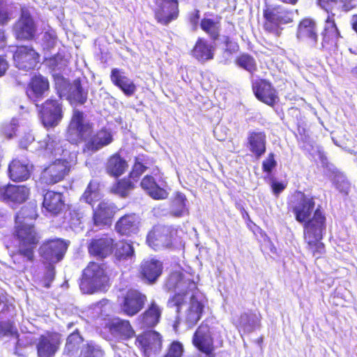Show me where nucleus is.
Returning <instances> with one entry per match:
<instances>
[{"label": "nucleus", "mask_w": 357, "mask_h": 357, "mask_svg": "<svg viewBox=\"0 0 357 357\" xmlns=\"http://www.w3.org/2000/svg\"><path fill=\"white\" fill-rule=\"evenodd\" d=\"M135 181L130 176L118 179L112 186L111 192L121 197H126L130 192L135 188Z\"/></svg>", "instance_id": "nucleus-40"}, {"label": "nucleus", "mask_w": 357, "mask_h": 357, "mask_svg": "<svg viewBox=\"0 0 357 357\" xmlns=\"http://www.w3.org/2000/svg\"><path fill=\"white\" fill-rule=\"evenodd\" d=\"M93 128L89 123L84 122V113L79 109L73 111L69 125L66 130L68 140L73 144H78L89 137Z\"/></svg>", "instance_id": "nucleus-9"}, {"label": "nucleus", "mask_w": 357, "mask_h": 357, "mask_svg": "<svg viewBox=\"0 0 357 357\" xmlns=\"http://www.w3.org/2000/svg\"><path fill=\"white\" fill-rule=\"evenodd\" d=\"M296 130H297V132H298V134L299 135V137H300L301 140L305 141L309 137V135H308L307 130L301 124H298L297 125Z\"/></svg>", "instance_id": "nucleus-63"}, {"label": "nucleus", "mask_w": 357, "mask_h": 357, "mask_svg": "<svg viewBox=\"0 0 357 357\" xmlns=\"http://www.w3.org/2000/svg\"><path fill=\"white\" fill-rule=\"evenodd\" d=\"M74 90L71 91L67 97V100L71 105H84L88 99V90L85 89L82 84L79 77L73 80Z\"/></svg>", "instance_id": "nucleus-38"}, {"label": "nucleus", "mask_w": 357, "mask_h": 357, "mask_svg": "<svg viewBox=\"0 0 357 357\" xmlns=\"http://www.w3.org/2000/svg\"><path fill=\"white\" fill-rule=\"evenodd\" d=\"M215 47L204 38H198L191 50V55L199 61L204 62L214 58Z\"/></svg>", "instance_id": "nucleus-32"}, {"label": "nucleus", "mask_w": 357, "mask_h": 357, "mask_svg": "<svg viewBox=\"0 0 357 357\" xmlns=\"http://www.w3.org/2000/svg\"><path fill=\"white\" fill-rule=\"evenodd\" d=\"M29 193L25 185L0 184V200L8 204H22L28 199Z\"/></svg>", "instance_id": "nucleus-20"}, {"label": "nucleus", "mask_w": 357, "mask_h": 357, "mask_svg": "<svg viewBox=\"0 0 357 357\" xmlns=\"http://www.w3.org/2000/svg\"><path fill=\"white\" fill-rule=\"evenodd\" d=\"M63 117L62 104L60 100H46V128L57 126Z\"/></svg>", "instance_id": "nucleus-31"}, {"label": "nucleus", "mask_w": 357, "mask_h": 357, "mask_svg": "<svg viewBox=\"0 0 357 357\" xmlns=\"http://www.w3.org/2000/svg\"><path fill=\"white\" fill-rule=\"evenodd\" d=\"M204 309V305L202 302L199 301L195 295H192L185 317V321L189 328L194 327L201 319Z\"/></svg>", "instance_id": "nucleus-33"}, {"label": "nucleus", "mask_w": 357, "mask_h": 357, "mask_svg": "<svg viewBox=\"0 0 357 357\" xmlns=\"http://www.w3.org/2000/svg\"><path fill=\"white\" fill-rule=\"evenodd\" d=\"M109 77L112 83L119 88L125 96L130 97L136 92L137 86L132 80L125 75V72L122 69L112 68Z\"/></svg>", "instance_id": "nucleus-26"}, {"label": "nucleus", "mask_w": 357, "mask_h": 357, "mask_svg": "<svg viewBox=\"0 0 357 357\" xmlns=\"http://www.w3.org/2000/svg\"><path fill=\"white\" fill-rule=\"evenodd\" d=\"M13 236L18 241L20 253L31 260L33 250L38 242V236L32 222L15 221Z\"/></svg>", "instance_id": "nucleus-6"}, {"label": "nucleus", "mask_w": 357, "mask_h": 357, "mask_svg": "<svg viewBox=\"0 0 357 357\" xmlns=\"http://www.w3.org/2000/svg\"><path fill=\"white\" fill-rule=\"evenodd\" d=\"M147 302V296L138 289H128L120 303L121 312L132 317L140 312Z\"/></svg>", "instance_id": "nucleus-12"}, {"label": "nucleus", "mask_w": 357, "mask_h": 357, "mask_svg": "<svg viewBox=\"0 0 357 357\" xmlns=\"http://www.w3.org/2000/svg\"><path fill=\"white\" fill-rule=\"evenodd\" d=\"M82 337L78 332H73L70 334L67 338L66 344L70 347V349H73L76 344L81 342Z\"/></svg>", "instance_id": "nucleus-57"}, {"label": "nucleus", "mask_w": 357, "mask_h": 357, "mask_svg": "<svg viewBox=\"0 0 357 357\" xmlns=\"http://www.w3.org/2000/svg\"><path fill=\"white\" fill-rule=\"evenodd\" d=\"M45 92V81L41 75H35L30 82L26 91L29 99L35 104L41 123L45 126V114L43 112V101Z\"/></svg>", "instance_id": "nucleus-16"}, {"label": "nucleus", "mask_w": 357, "mask_h": 357, "mask_svg": "<svg viewBox=\"0 0 357 357\" xmlns=\"http://www.w3.org/2000/svg\"><path fill=\"white\" fill-rule=\"evenodd\" d=\"M11 326L6 322L0 323V337L8 335L9 333L12 332Z\"/></svg>", "instance_id": "nucleus-64"}, {"label": "nucleus", "mask_w": 357, "mask_h": 357, "mask_svg": "<svg viewBox=\"0 0 357 357\" xmlns=\"http://www.w3.org/2000/svg\"><path fill=\"white\" fill-rule=\"evenodd\" d=\"M114 252L116 259L119 261L127 260L133 257L135 254L133 246L126 241L115 243Z\"/></svg>", "instance_id": "nucleus-46"}, {"label": "nucleus", "mask_w": 357, "mask_h": 357, "mask_svg": "<svg viewBox=\"0 0 357 357\" xmlns=\"http://www.w3.org/2000/svg\"><path fill=\"white\" fill-rule=\"evenodd\" d=\"M70 170V164L66 159H56L46 167V183L55 184L65 178Z\"/></svg>", "instance_id": "nucleus-24"}, {"label": "nucleus", "mask_w": 357, "mask_h": 357, "mask_svg": "<svg viewBox=\"0 0 357 357\" xmlns=\"http://www.w3.org/2000/svg\"><path fill=\"white\" fill-rule=\"evenodd\" d=\"M105 328L114 337L121 340H128L135 336V331L127 319H110L105 323Z\"/></svg>", "instance_id": "nucleus-19"}, {"label": "nucleus", "mask_w": 357, "mask_h": 357, "mask_svg": "<svg viewBox=\"0 0 357 357\" xmlns=\"http://www.w3.org/2000/svg\"><path fill=\"white\" fill-rule=\"evenodd\" d=\"M351 184L347 181H340L336 183V188L343 195H348L350 191Z\"/></svg>", "instance_id": "nucleus-60"}, {"label": "nucleus", "mask_w": 357, "mask_h": 357, "mask_svg": "<svg viewBox=\"0 0 357 357\" xmlns=\"http://www.w3.org/2000/svg\"><path fill=\"white\" fill-rule=\"evenodd\" d=\"M118 211L119 208L115 204L106 200L100 201L93 210V225L99 228L111 226Z\"/></svg>", "instance_id": "nucleus-14"}, {"label": "nucleus", "mask_w": 357, "mask_h": 357, "mask_svg": "<svg viewBox=\"0 0 357 357\" xmlns=\"http://www.w3.org/2000/svg\"><path fill=\"white\" fill-rule=\"evenodd\" d=\"M200 20V12L198 9H195L190 15H189V22L192 25V29L196 30L198 27L199 22Z\"/></svg>", "instance_id": "nucleus-59"}, {"label": "nucleus", "mask_w": 357, "mask_h": 357, "mask_svg": "<svg viewBox=\"0 0 357 357\" xmlns=\"http://www.w3.org/2000/svg\"><path fill=\"white\" fill-rule=\"evenodd\" d=\"M36 25L30 14L22 10L20 19L13 26L14 34L17 39L30 40L36 33Z\"/></svg>", "instance_id": "nucleus-23"}, {"label": "nucleus", "mask_w": 357, "mask_h": 357, "mask_svg": "<svg viewBox=\"0 0 357 357\" xmlns=\"http://www.w3.org/2000/svg\"><path fill=\"white\" fill-rule=\"evenodd\" d=\"M140 219L135 213H127L121 216L115 223L116 231L121 236H129L139 231Z\"/></svg>", "instance_id": "nucleus-28"}, {"label": "nucleus", "mask_w": 357, "mask_h": 357, "mask_svg": "<svg viewBox=\"0 0 357 357\" xmlns=\"http://www.w3.org/2000/svg\"><path fill=\"white\" fill-rule=\"evenodd\" d=\"M289 10L283 9L281 6L266 7L263 10L264 30L279 37L282 30L281 25L292 22Z\"/></svg>", "instance_id": "nucleus-7"}, {"label": "nucleus", "mask_w": 357, "mask_h": 357, "mask_svg": "<svg viewBox=\"0 0 357 357\" xmlns=\"http://www.w3.org/2000/svg\"><path fill=\"white\" fill-rule=\"evenodd\" d=\"M32 167L27 160L14 159L8 166V176L15 182L26 181L31 176Z\"/></svg>", "instance_id": "nucleus-30"}, {"label": "nucleus", "mask_w": 357, "mask_h": 357, "mask_svg": "<svg viewBox=\"0 0 357 357\" xmlns=\"http://www.w3.org/2000/svg\"><path fill=\"white\" fill-rule=\"evenodd\" d=\"M335 13L328 14L325 20L324 29L321 33L323 48L330 49L335 47L341 34L335 20Z\"/></svg>", "instance_id": "nucleus-21"}, {"label": "nucleus", "mask_w": 357, "mask_h": 357, "mask_svg": "<svg viewBox=\"0 0 357 357\" xmlns=\"http://www.w3.org/2000/svg\"><path fill=\"white\" fill-rule=\"evenodd\" d=\"M337 0H317L318 6L324 10L328 14L333 13V4L337 3Z\"/></svg>", "instance_id": "nucleus-58"}, {"label": "nucleus", "mask_w": 357, "mask_h": 357, "mask_svg": "<svg viewBox=\"0 0 357 357\" xmlns=\"http://www.w3.org/2000/svg\"><path fill=\"white\" fill-rule=\"evenodd\" d=\"M235 64L240 68L253 75L257 70V63L255 59L248 53H241L234 60Z\"/></svg>", "instance_id": "nucleus-43"}, {"label": "nucleus", "mask_w": 357, "mask_h": 357, "mask_svg": "<svg viewBox=\"0 0 357 357\" xmlns=\"http://www.w3.org/2000/svg\"><path fill=\"white\" fill-rule=\"evenodd\" d=\"M57 41V36L55 34H51L46 31V47H53Z\"/></svg>", "instance_id": "nucleus-62"}, {"label": "nucleus", "mask_w": 357, "mask_h": 357, "mask_svg": "<svg viewBox=\"0 0 357 357\" xmlns=\"http://www.w3.org/2000/svg\"><path fill=\"white\" fill-rule=\"evenodd\" d=\"M223 44L225 46V52L229 54L237 52L239 50V45L237 42L233 40L229 36H224Z\"/></svg>", "instance_id": "nucleus-54"}, {"label": "nucleus", "mask_w": 357, "mask_h": 357, "mask_svg": "<svg viewBox=\"0 0 357 357\" xmlns=\"http://www.w3.org/2000/svg\"><path fill=\"white\" fill-rule=\"evenodd\" d=\"M187 199L185 195L177 192L172 201L170 215L176 218H180L188 214L186 206Z\"/></svg>", "instance_id": "nucleus-41"}, {"label": "nucleus", "mask_w": 357, "mask_h": 357, "mask_svg": "<svg viewBox=\"0 0 357 357\" xmlns=\"http://www.w3.org/2000/svg\"><path fill=\"white\" fill-rule=\"evenodd\" d=\"M113 141L112 133L105 128L99 130L87 142L86 147L93 152L97 151L111 144Z\"/></svg>", "instance_id": "nucleus-35"}, {"label": "nucleus", "mask_w": 357, "mask_h": 357, "mask_svg": "<svg viewBox=\"0 0 357 357\" xmlns=\"http://www.w3.org/2000/svg\"><path fill=\"white\" fill-rule=\"evenodd\" d=\"M220 17L216 20L204 17L201 19L199 22L201 29L213 41L217 40L220 36Z\"/></svg>", "instance_id": "nucleus-39"}, {"label": "nucleus", "mask_w": 357, "mask_h": 357, "mask_svg": "<svg viewBox=\"0 0 357 357\" xmlns=\"http://www.w3.org/2000/svg\"><path fill=\"white\" fill-rule=\"evenodd\" d=\"M12 5L7 0H0V24L4 25L10 20Z\"/></svg>", "instance_id": "nucleus-49"}, {"label": "nucleus", "mask_w": 357, "mask_h": 357, "mask_svg": "<svg viewBox=\"0 0 357 357\" xmlns=\"http://www.w3.org/2000/svg\"><path fill=\"white\" fill-rule=\"evenodd\" d=\"M38 217L36 205L33 202H29L24 206L15 216L16 222H31Z\"/></svg>", "instance_id": "nucleus-45"}, {"label": "nucleus", "mask_w": 357, "mask_h": 357, "mask_svg": "<svg viewBox=\"0 0 357 357\" xmlns=\"http://www.w3.org/2000/svg\"><path fill=\"white\" fill-rule=\"evenodd\" d=\"M287 187V185L276 181H273L271 183V189L273 194L278 196Z\"/></svg>", "instance_id": "nucleus-61"}, {"label": "nucleus", "mask_w": 357, "mask_h": 357, "mask_svg": "<svg viewBox=\"0 0 357 357\" xmlns=\"http://www.w3.org/2000/svg\"><path fill=\"white\" fill-rule=\"evenodd\" d=\"M65 208L63 195L54 191L46 192V211L53 215L61 213Z\"/></svg>", "instance_id": "nucleus-36"}, {"label": "nucleus", "mask_w": 357, "mask_h": 357, "mask_svg": "<svg viewBox=\"0 0 357 357\" xmlns=\"http://www.w3.org/2000/svg\"><path fill=\"white\" fill-rule=\"evenodd\" d=\"M65 150L63 149L59 141L48 140L46 142V153L50 156L56 157L63 155Z\"/></svg>", "instance_id": "nucleus-50"}, {"label": "nucleus", "mask_w": 357, "mask_h": 357, "mask_svg": "<svg viewBox=\"0 0 357 357\" xmlns=\"http://www.w3.org/2000/svg\"><path fill=\"white\" fill-rule=\"evenodd\" d=\"M135 344L144 356L149 357L161 351L162 336L155 331H146L136 337Z\"/></svg>", "instance_id": "nucleus-13"}, {"label": "nucleus", "mask_w": 357, "mask_h": 357, "mask_svg": "<svg viewBox=\"0 0 357 357\" xmlns=\"http://www.w3.org/2000/svg\"><path fill=\"white\" fill-rule=\"evenodd\" d=\"M179 240L178 229L172 225H154L146 235V243L154 250L173 249Z\"/></svg>", "instance_id": "nucleus-2"}, {"label": "nucleus", "mask_w": 357, "mask_h": 357, "mask_svg": "<svg viewBox=\"0 0 357 357\" xmlns=\"http://www.w3.org/2000/svg\"><path fill=\"white\" fill-rule=\"evenodd\" d=\"M128 166V161L121 155L120 151H116L108 156L104 165L106 173L114 178H119L125 174Z\"/></svg>", "instance_id": "nucleus-27"}, {"label": "nucleus", "mask_w": 357, "mask_h": 357, "mask_svg": "<svg viewBox=\"0 0 357 357\" xmlns=\"http://www.w3.org/2000/svg\"><path fill=\"white\" fill-rule=\"evenodd\" d=\"M47 59H46V61ZM68 61L63 53L57 52L48 59V66L52 70H60L67 66Z\"/></svg>", "instance_id": "nucleus-48"}, {"label": "nucleus", "mask_w": 357, "mask_h": 357, "mask_svg": "<svg viewBox=\"0 0 357 357\" xmlns=\"http://www.w3.org/2000/svg\"><path fill=\"white\" fill-rule=\"evenodd\" d=\"M276 166L277 161L275 158V154L273 152H271L262 162V171L264 173L270 174Z\"/></svg>", "instance_id": "nucleus-51"}, {"label": "nucleus", "mask_w": 357, "mask_h": 357, "mask_svg": "<svg viewBox=\"0 0 357 357\" xmlns=\"http://www.w3.org/2000/svg\"><path fill=\"white\" fill-rule=\"evenodd\" d=\"M287 209L293 213L296 220L303 224V229L313 220L318 218L324 225L326 224V215L321 205L315 208V197L309 196L301 190H296L287 200Z\"/></svg>", "instance_id": "nucleus-1"}, {"label": "nucleus", "mask_w": 357, "mask_h": 357, "mask_svg": "<svg viewBox=\"0 0 357 357\" xmlns=\"http://www.w3.org/2000/svg\"><path fill=\"white\" fill-rule=\"evenodd\" d=\"M316 219L303 229V240L307 250L318 259L322 258L326 253V245L322 240L326 230V224L324 225V222L321 223V221Z\"/></svg>", "instance_id": "nucleus-4"}, {"label": "nucleus", "mask_w": 357, "mask_h": 357, "mask_svg": "<svg viewBox=\"0 0 357 357\" xmlns=\"http://www.w3.org/2000/svg\"><path fill=\"white\" fill-rule=\"evenodd\" d=\"M183 353L182 344L178 341H174L169 344L165 357H181Z\"/></svg>", "instance_id": "nucleus-52"}, {"label": "nucleus", "mask_w": 357, "mask_h": 357, "mask_svg": "<svg viewBox=\"0 0 357 357\" xmlns=\"http://www.w3.org/2000/svg\"><path fill=\"white\" fill-rule=\"evenodd\" d=\"M142 188L153 199H163L167 197V191L160 188L155 178L151 175H146L141 181Z\"/></svg>", "instance_id": "nucleus-37"}, {"label": "nucleus", "mask_w": 357, "mask_h": 357, "mask_svg": "<svg viewBox=\"0 0 357 357\" xmlns=\"http://www.w3.org/2000/svg\"><path fill=\"white\" fill-rule=\"evenodd\" d=\"M252 91L261 102L273 107L280 101V96L272 82L265 78H258L251 82Z\"/></svg>", "instance_id": "nucleus-11"}, {"label": "nucleus", "mask_w": 357, "mask_h": 357, "mask_svg": "<svg viewBox=\"0 0 357 357\" xmlns=\"http://www.w3.org/2000/svg\"><path fill=\"white\" fill-rule=\"evenodd\" d=\"M252 321V317L248 312H243L234 319V324L237 328H243L249 325Z\"/></svg>", "instance_id": "nucleus-55"}, {"label": "nucleus", "mask_w": 357, "mask_h": 357, "mask_svg": "<svg viewBox=\"0 0 357 357\" xmlns=\"http://www.w3.org/2000/svg\"><path fill=\"white\" fill-rule=\"evenodd\" d=\"M296 36L299 40H307L313 44L317 43L318 34L316 23L311 19H303L298 24Z\"/></svg>", "instance_id": "nucleus-34"}, {"label": "nucleus", "mask_w": 357, "mask_h": 357, "mask_svg": "<svg viewBox=\"0 0 357 357\" xmlns=\"http://www.w3.org/2000/svg\"><path fill=\"white\" fill-rule=\"evenodd\" d=\"M153 160L144 154H139L135 158V162L132 170L128 174L132 178H139L150 165L153 163Z\"/></svg>", "instance_id": "nucleus-42"}, {"label": "nucleus", "mask_w": 357, "mask_h": 357, "mask_svg": "<svg viewBox=\"0 0 357 357\" xmlns=\"http://www.w3.org/2000/svg\"><path fill=\"white\" fill-rule=\"evenodd\" d=\"M156 8L153 10L158 23L167 26L177 20L179 16L178 1L173 0H155Z\"/></svg>", "instance_id": "nucleus-15"}, {"label": "nucleus", "mask_w": 357, "mask_h": 357, "mask_svg": "<svg viewBox=\"0 0 357 357\" xmlns=\"http://www.w3.org/2000/svg\"><path fill=\"white\" fill-rule=\"evenodd\" d=\"M182 293H176L169 299V301L177 307L178 312L180 311L181 307L185 302V296L190 291H186L185 289H182Z\"/></svg>", "instance_id": "nucleus-53"}, {"label": "nucleus", "mask_w": 357, "mask_h": 357, "mask_svg": "<svg viewBox=\"0 0 357 357\" xmlns=\"http://www.w3.org/2000/svg\"><path fill=\"white\" fill-rule=\"evenodd\" d=\"M68 248V242L61 238L46 241V261L49 262V265L46 266V288L50 287L49 282L52 281L55 276L54 264L63 259Z\"/></svg>", "instance_id": "nucleus-8"}, {"label": "nucleus", "mask_w": 357, "mask_h": 357, "mask_svg": "<svg viewBox=\"0 0 357 357\" xmlns=\"http://www.w3.org/2000/svg\"><path fill=\"white\" fill-rule=\"evenodd\" d=\"M162 308L154 301L150 302L145 310L138 317L137 321L142 328H155L160 321Z\"/></svg>", "instance_id": "nucleus-25"}, {"label": "nucleus", "mask_w": 357, "mask_h": 357, "mask_svg": "<svg viewBox=\"0 0 357 357\" xmlns=\"http://www.w3.org/2000/svg\"><path fill=\"white\" fill-rule=\"evenodd\" d=\"M18 126V121L15 119H13L11 122L5 126L3 128V134L8 137V138H12L13 136L15 134V130L17 128V126Z\"/></svg>", "instance_id": "nucleus-56"}, {"label": "nucleus", "mask_w": 357, "mask_h": 357, "mask_svg": "<svg viewBox=\"0 0 357 357\" xmlns=\"http://www.w3.org/2000/svg\"><path fill=\"white\" fill-rule=\"evenodd\" d=\"M14 63L20 70L28 71L36 67L39 54L31 47H17L13 54Z\"/></svg>", "instance_id": "nucleus-18"}, {"label": "nucleus", "mask_w": 357, "mask_h": 357, "mask_svg": "<svg viewBox=\"0 0 357 357\" xmlns=\"http://www.w3.org/2000/svg\"><path fill=\"white\" fill-rule=\"evenodd\" d=\"M82 199L86 204L93 206L100 198L99 183L91 181L82 195Z\"/></svg>", "instance_id": "nucleus-44"}, {"label": "nucleus", "mask_w": 357, "mask_h": 357, "mask_svg": "<svg viewBox=\"0 0 357 357\" xmlns=\"http://www.w3.org/2000/svg\"><path fill=\"white\" fill-rule=\"evenodd\" d=\"M266 134L264 130H250L248 133L246 147L252 155L259 159L266 151Z\"/></svg>", "instance_id": "nucleus-22"}, {"label": "nucleus", "mask_w": 357, "mask_h": 357, "mask_svg": "<svg viewBox=\"0 0 357 357\" xmlns=\"http://www.w3.org/2000/svg\"><path fill=\"white\" fill-rule=\"evenodd\" d=\"M114 248L115 241L107 234L91 239L87 246L89 254L100 259L112 255Z\"/></svg>", "instance_id": "nucleus-17"}, {"label": "nucleus", "mask_w": 357, "mask_h": 357, "mask_svg": "<svg viewBox=\"0 0 357 357\" xmlns=\"http://www.w3.org/2000/svg\"><path fill=\"white\" fill-rule=\"evenodd\" d=\"M59 337L57 334L48 333L46 335V357L53 356L59 349Z\"/></svg>", "instance_id": "nucleus-47"}, {"label": "nucleus", "mask_w": 357, "mask_h": 357, "mask_svg": "<svg viewBox=\"0 0 357 357\" xmlns=\"http://www.w3.org/2000/svg\"><path fill=\"white\" fill-rule=\"evenodd\" d=\"M212 325L211 319H204L192 335V344L198 351L197 357H215Z\"/></svg>", "instance_id": "nucleus-5"}, {"label": "nucleus", "mask_w": 357, "mask_h": 357, "mask_svg": "<svg viewBox=\"0 0 357 357\" xmlns=\"http://www.w3.org/2000/svg\"><path fill=\"white\" fill-rule=\"evenodd\" d=\"M164 289L168 291H175L177 289H185L186 291L197 289L194 275L182 268L172 270L164 281Z\"/></svg>", "instance_id": "nucleus-10"}, {"label": "nucleus", "mask_w": 357, "mask_h": 357, "mask_svg": "<svg viewBox=\"0 0 357 357\" xmlns=\"http://www.w3.org/2000/svg\"><path fill=\"white\" fill-rule=\"evenodd\" d=\"M162 262L155 259H151L142 262L139 273L143 280L149 284H153L162 275Z\"/></svg>", "instance_id": "nucleus-29"}, {"label": "nucleus", "mask_w": 357, "mask_h": 357, "mask_svg": "<svg viewBox=\"0 0 357 357\" xmlns=\"http://www.w3.org/2000/svg\"><path fill=\"white\" fill-rule=\"evenodd\" d=\"M109 281L105 264L90 261L82 271L79 287L84 294H93Z\"/></svg>", "instance_id": "nucleus-3"}]
</instances>
